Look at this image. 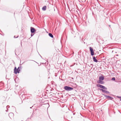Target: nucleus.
<instances>
[{"mask_svg":"<svg viewBox=\"0 0 121 121\" xmlns=\"http://www.w3.org/2000/svg\"><path fill=\"white\" fill-rule=\"evenodd\" d=\"M33 33H31V37L32 36L34 35V34H33Z\"/></svg>","mask_w":121,"mask_h":121,"instance_id":"obj_17","label":"nucleus"},{"mask_svg":"<svg viewBox=\"0 0 121 121\" xmlns=\"http://www.w3.org/2000/svg\"><path fill=\"white\" fill-rule=\"evenodd\" d=\"M99 89L100 91H102V92L105 93L106 94L110 93V92L101 89Z\"/></svg>","mask_w":121,"mask_h":121,"instance_id":"obj_7","label":"nucleus"},{"mask_svg":"<svg viewBox=\"0 0 121 121\" xmlns=\"http://www.w3.org/2000/svg\"><path fill=\"white\" fill-rule=\"evenodd\" d=\"M74 114H75V113H73V115H74Z\"/></svg>","mask_w":121,"mask_h":121,"instance_id":"obj_23","label":"nucleus"},{"mask_svg":"<svg viewBox=\"0 0 121 121\" xmlns=\"http://www.w3.org/2000/svg\"><path fill=\"white\" fill-rule=\"evenodd\" d=\"M104 78V76L103 75H102L101 76H100L99 77V80H102L103 81Z\"/></svg>","mask_w":121,"mask_h":121,"instance_id":"obj_8","label":"nucleus"},{"mask_svg":"<svg viewBox=\"0 0 121 121\" xmlns=\"http://www.w3.org/2000/svg\"><path fill=\"white\" fill-rule=\"evenodd\" d=\"M93 60L94 61L97 62H98L96 58V57L95 56H93Z\"/></svg>","mask_w":121,"mask_h":121,"instance_id":"obj_10","label":"nucleus"},{"mask_svg":"<svg viewBox=\"0 0 121 121\" xmlns=\"http://www.w3.org/2000/svg\"><path fill=\"white\" fill-rule=\"evenodd\" d=\"M96 86L98 87H100L102 89L106 90H107V88L105 87V86L99 84H97L96 85Z\"/></svg>","mask_w":121,"mask_h":121,"instance_id":"obj_3","label":"nucleus"},{"mask_svg":"<svg viewBox=\"0 0 121 121\" xmlns=\"http://www.w3.org/2000/svg\"><path fill=\"white\" fill-rule=\"evenodd\" d=\"M10 107L9 106V105H7V106H6V108H7V110H5V111L6 112H8V108H9Z\"/></svg>","mask_w":121,"mask_h":121,"instance_id":"obj_14","label":"nucleus"},{"mask_svg":"<svg viewBox=\"0 0 121 121\" xmlns=\"http://www.w3.org/2000/svg\"><path fill=\"white\" fill-rule=\"evenodd\" d=\"M36 30H35V28L33 27H30V32L31 33H35Z\"/></svg>","mask_w":121,"mask_h":121,"instance_id":"obj_6","label":"nucleus"},{"mask_svg":"<svg viewBox=\"0 0 121 121\" xmlns=\"http://www.w3.org/2000/svg\"><path fill=\"white\" fill-rule=\"evenodd\" d=\"M12 107H13V106H12Z\"/></svg>","mask_w":121,"mask_h":121,"instance_id":"obj_26","label":"nucleus"},{"mask_svg":"<svg viewBox=\"0 0 121 121\" xmlns=\"http://www.w3.org/2000/svg\"><path fill=\"white\" fill-rule=\"evenodd\" d=\"M119 98H121V96H120V97H118V96Z\"/></svg>","mask_w":121,"mask_h":121,"instance_id":"obj_18","label":"nucleus"},{"mask_svg":"<svg viewBox=\"0 0 121 121\" xmlns=\"http://www.w3.org/2000/svg\"><path fill=\"white\" fill-rule=\"evenodd\" d=\"M73 54H74V52L73 51Z\"/></svg>","mask_w":121,"mask_h":121,"instance_id":"obj_20","label":"nucleus"},{"mask_svg":"<svg viewBox=\"0 0 121 121\" xmlns=\"http://www.w3.org/2000/svg\"><path fill=\"white\" fill-rule=\"evenodd\" d=\"M9 115L10 118L11 119L13 117L14 114L13 113L11 112L9 113Z\"/></svg>","mask_w":121,"mask_h":121,"instance_id":"obj_9","label":"nucleus"},{"mask_svg":"<svg viewBox=\"0 0 121 121\" xmlns=\"http://www.w3.org/2000/svg\"><path fill=\"white\" fill-rule=\"evenodd\" d=\"M48 35L50 37H51L52 38H53V35L51 33H49L48 34Z\"/></svg>","mask_w":121,"mask_h":121,"instance_id":"obj_13","label":"nucleus"},{"mask_svg":"<svg viewBox=\"0 0 121 121\" xmlns=\"http://www.w3.org/2000/svg\"><path fill=\"white\" fill-rule=\"evenodd\" d=\"M89 49L91 52V55L92 56H93L94 54V53L93 48L91 47H90Z\"/></svg>","mask_w":121,"mask_h":121,"instance_id":"obj_5","label":"nucleus"},{"mask_svg":"<svg viewBox=\"0 0 121 121\" xmlns=\"http://www.w3.org/2000/svg\"><path fill=\"white\" fill-rule=\"evenodd\" d=\"M64 89L67 91H71L73 89V88L70 86H65L64 87Z\"/></svg>","mask_w":121,"mask_h":121,"instance_id":"obj_2","label":"nucleus"},{"mask_svg":"<svg viewBox=\"0 0 121 121\" xmlns=\"http://www.w3.org/2000/svg\"><path fill=\"white\" fill-rule=\"evenodd\" d=\"M21 46H22V41H21Z\"/></svg>","mask_w":121,"mask_h":121,"instance_id":"obj_19","label":"nucleus"},{"mask_svg":"<svg viewBox=\"0 0 121 121\" xmlns=\"http://www.w3.org/2000/svg\"><path fill=\"white\" fill-rule=\"evenodd\" d=\"M21 68V66L19 67L17 69L16 67H15L14 70V73L16 74H17V73H19L20 70V69Z\"/></svg>","mask_w":121,"mask_h":121,"instance_id":"obj_1","label":"nucleus"},{"mask_svg":"<svg viewBox=\"0 0 121 121\" xmlns=\"http://www.w3.org/2000/svg\"><path fill=\"white\" fill-rule=\"evenodd\" d=\"M15 54L16 55V53H15Z\"/></svg>","mask_w":121,"mask_h":121,"instance_id":"obj_27","label":"nucleus"},{"mask_svg":"<svg viewBox=\"0 0 121 121\" xmlns=\"http://www.w3.org/2000/svg\"><path fill=\"white\" fill-rule=\"evenodd\" d=\"M18 36H17V37H16L15 36H14V38H18Z\"/></svg>","mask_w":121,"mask_h":121,"instance_id":"obj_16","label":"nucleus"},{"mask_svg":"<svg viewBox=\"0 0 121 121\" xmlns=\"http://www.w3.org/2000/svg\"><path fill=\"white\" fill-rule=\"evenodd\" d=\"M72 78L73 79V78Z\"/></svg>","mask_w":121,"mask_h":121,"instance_id":"obj_24","label":"nucleus"},{"mask_svg":"<svg viewBox=\"0 0 121 121\" xmlns=\"http://www.w3.org/2000/svg\"><path fill=\"white\" fill-rule=\"evenodd\" d=\"M109 26L110 27V25H109Z\"/></svg>","mask_w":121,"mask_h":121,"instance_id":"obj_21","label":"nucleus"},{"mask_svg":"<svg viewBox=\"0 0 121 121\" xmlns=\"http://www.w3.org/2000/svg\"><path fill=\"white\" fill-rule=\"evenodd\" d=\"M112 81H115V77H113L112 79Z\"/></svg>","mask_w":121,"mask_h":121,"instance_id":"obj_15","label":"nucleus"},{"mask_svg":"<svg viewBox=\"0 0 121 121\" xmlns=\"http://www.w3.org/2000/svg\"><path fill=\"white\" fill-rule=\"evenodd\" d=\"M30 108H32V107H30Z\"/></svg>","mask_w":121,"mask_h":121,"instance_id":"obj_22","label":"nucleus"},{"mask_svg":"<svg viewBox=\"0 0 121 121\" xmlns=\"http://www.w3.org/2000/svg\"><path fill=\"white\" fill-rule=\"evenodd\" d=\"M40 56H41V57H41V56L40 55Z\"/></svg>","mask_w":121,"mask_h":121,"instance_id":"obj_28","label":"nucleus"},{"mask_svg":"<svg viewBox=\"0 0 121 121\" xmlns=\"http://www.w3.org/2000/svg\"><path fill=\"white\" fill-rule=\"evenodd\" d=\"M120 100L121 101V99H120Z\"/></svg>","mask_w":121,"mask_h":121,"instance_id":"obj_25","label":"nucleus"},{"mask_svg":"<svg viewBox=\"0 0 121 121\" xmlns=\"http://www.w3.org/2000/svg\"><path fill=\"white\" fill-rule=\"evenodd\" d=\"M107 99H109L110 100H112L113 99V98L109 95H107L105 94H102Z\"/></svg>","mask_w":121,"mask_h":121,"instance_id":"obj_4","label":"nucleus"},{"mask_svg":"<svg viewBox=\"0 0 121 121\" xmlns=\"http://www.w3.org/2000/svg\"><path fill=\"white\" fill-rule=\"evenodd\" d=\"M46 6H44L42 8V10L43 11H45L46 10Z\"/></svg>","mask_w":121,"mask_h":121,"instance_id":"obj_12","label":"nucleus"},{"mask_svg":"<svg viewBox=\"0 0 121 121\" xmlns=\"http://www.w3.org/2000/svg\"><path fill=\"white\" fill-rule=\"evenodd\" d=\"M102 80H99L97 81V83L99 84H104V81H102Z\"/></svg>","mask_w":121,"mask_h":121,"instance_id":"obj_11","label":"nucleus"}]
</instances>
